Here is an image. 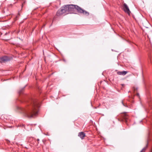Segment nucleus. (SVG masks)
<instances>
[{
	"label": "nucleus",
	"mask_w": 152,
	"mask_h": 152,
	"mask_svg": "<svg viewBox=\"0 0 152 152\" xmlns=\"http://www.w3.org/2000/svg\"><path fill=\"white\" fill-rule=\"evenodd\" d=\"M66 12V14L68 13H75V12L76 10L80 13L86 15H88L89 13L77 5L73 4L66 5L65 6Z\"/></svg>",
	"instance_id": "f03ea898"
},
{
	"label": "nucleus",
	"mask_w": 152,
	"mask_h": 152,
	"mask_svg": "<svg viewBox=\"0 0 152 152\" xmlns=\"http://www.w3.org/2000/svg\"><path fill=\"white\" fill-rule=\"evenodd\" d=\"M150 60H151V62L152 63V59H151L150 58Z\"/></svg>",
	"instance_id": "9d476101"
},
{
	"label": "nucleus",
	"mask_w": 152,
	"mask_h": 152,
	"mask_svg": "<svg viewBox=\"0 0 152 152\" xmlns=\"http://www.w3.org/2000/svg\"><path fill=\"white\" fill-rule=\"evenodd\" d=\"M147 148V146L143 148L140 152H145V150Z\"/></svg>",
	"instance_id": "1a4fd4ad"
},
{
	"label": "nucleus",
	"mask_w": 152,
	"mask_h": 152,
	"mask_svg": "<svg viewBox=\"0 0 152 152\" xmlns=\"http://www.w3.org/2000/svg\"><path fill=\"white\" fill-rule=\"evenodd\" d=\"M64 13H66V12L65 6L61 7V9L58 11L56 13V15L58 16H59Z\"/></svg>",
	"instance_id": "7ed1b4c3"
},
{
	"label": "nucleus",
	"mask_w": 152,
	"mask_h": 152,
	"mask_svg": "<svg viewBox=\"0 0 152 152\" xmlns=\"http://www.w3.org/2000/svg\"><path fill=\"white\" fill-rule=\"evenodd\" d=\"M137 95L138 96L139 95V94H137Z\"/></svg>",
	"instance_id": "ddd939ff"
},
{
	"label": "nucleus",
	"mask_w": 152,
	"mask_h": 152,
	"mask_svg": "<svg viewBox=\"0 0 152 152\" xmlns=\"http://www.w3.org/2000/svg\"><path fill=\"white\" fill-rule=\"evenodd\" d=\"M150 152H152V150H151V151H150Z\"/></svg>",
	"instance_id": "f8f14e48"
},
{
	"label": "nucleus",
	"mask_w": 152,
	"mask_h": 152,
	"mask_svg": "<svg viewBox=\"0 0 152 152\" xmlns=\"http://www.w3.org/2000/svg\"><path fill=\"white\" fill-rule=\"evenodd\" d=\"M78 136L83 140L84 139V137L86 136V135L84 132H81L78 133Z\"/></svg>",
	"instance_id": "0eeeda50"
},
{
	"label": "nucleus",
	"mask_w": 152,
	"mask_h": 152,
	"mask_svg": "<svg viewBox=\"0 0 152 152\" xmlns=\"http://www.w3.org/2000/svg\"><path fill=\"white\" fill-rule=\"evenodd\" d=\"M124 85V84H122V86H123Z\"/></svg>",
	"instance_id": "2eb2a0df"
},
{
	"label": "nucleus",
	"mask_w": 152,
	"mask_h": 152,
	"mask_svg": "<svg viewBox=\"0 0 152 152\" xmlns=\"http://www.w3.org/2000/svg\"><path fill=\"white\" fill-rule=\"evenodd\" d=\"M123 8L124 10V12H125L127 13L129 15H130V12L128 6L126 4L124 3V4Z\"/></svg>",
	"instance_id": "20e7f679"
},
{
	"label": "nucleus",
	"mask_w": 152,
	"mask_h": 152,
	"mask_svg": "<svg viewBox=\"0 0 152 152\" xmlns=\"http://www.w3.org/2000/svg\"><path fill=\"white\" fill-rule=\"evenodd\" d=\"M10 58L7 56H4L0 58V62H3L10 60Z\"/></svg>",
	"instance_id": "39448f33"
},
{
	"label": "nucleus",
	"mask_w": 152,
	"mask_h": 152,
	"mask_svg": "<svg viewBox=\"0 0 152 152\" xmlns=\"http://www.w3.org/2000/svg\"><path fill=\"white\" fill-rule=\"evenodd\" d=\"M128 73V72L126 71H118L117 74L119 75H125Z\"/></svg>",
	"instance_id": "6e6552de"
},
{
	"label": "nucleus",
	"mask_w": 152,
	"mask_h": 152,
	"mask_svg": "<svg viewBox=\"0 0 152 152\" xmlns=\"http://www.w3.org/2000/svg\"><path fill=\"white\" fill-rule=\"evenodd\" d=\"M37 140L38 141H39V139H37Z\"/></svg>",
	"instance_id": "9b49d317"
},
{
	"label": "nucleus",
	"mask_w": 152,
	"mask_h": 152,
	"mask_svg": "<svg viewBox=\"0 0 152 152\" xmlns=\"http://www.w3.org/2000/svg\"><path fill=\"white\" fill-rule=\"evenodd\" d=\"M121 116L125 120L126 122H127L128 120V116L126 113H123L122 114Z\"/></svg>",
	"instance_id": "423d86ee"
},
{
	"label": "nucleus",
	"mask_w": 152,
	"mask_h": 152,
	"mask_svg": "<svg viewBox=\"0 0 152 152\" xmlns=\"http://www.w3.org/2000/svg\"><path fill=\"white\" fill-rule=\"evenodd\" d=\"M122 103L123 104H124L123 103V102H122ZM123 105H124V104H123Z\"/></svg>",
	"instance_id": "4468645a"
},
{
	"label": "nucleus",
	"mask_w": 152,
	"mask_h": 152,
	"mask_svg": "<svg viewBox=\"0 0 152 152\" xmlns=\"http://www.w3.org/2000/svg\"><path fill=\"white\" fill-rule=\"evenodd\" d=\"M39 107V102L36 99H33L31 104L30 106L24 108H20V110L28 117H32L37 114Z\"/></svg>",
	"instance_id": "f257e3e1"
}]
</instances>
